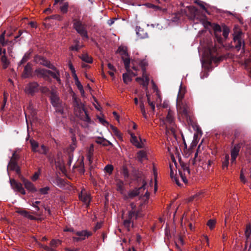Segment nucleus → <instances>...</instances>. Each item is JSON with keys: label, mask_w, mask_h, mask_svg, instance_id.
Here are the masks:
<instances>
[{"label": "nucleus", "mask_w": 251, "mask_h": 251, "mask_svg": "<svg viewBox=\"0 0 251 251\" xmlns=\"http://www.w3.org/2000/svg\"><path fill=\"white\" fill-rule=\"evenodd\" d=\"M163 125L165 126L166 134H175V124L174 117V112L169 109L165 119L162 121Z\"/></svg>", "instance_id": "1"}, {"label": "nucleus", "mask_w": 251, "mask_h": 251, "mask_svg": "<svg viewBox=\"0 0 251 251\" xmlns=\"http://www.w3.org/2000/svg\"><path fill=\"white\" fill-rule=\"evenodd\" d=\"M73 28L78 33L83 40H88L89 36L86 29L87 25L83 23L79 19H74L73 20Z\"/></svg>", "instance_id": "2"}, {"label": "nucleus", "mask_w": 251, "mask_h": 251, "mask_svg": "<svg viewBox=\"0 0 251 251\" xmlns=\"http://www.w3.org/2000/svg\"><path fill=\"white\" fill-rule=\"evenodd\" d=\"M184 97V93L179 90L177 95L176 100V108L177 111L182 115L187 117L188 115L189 106L182 101V99Z\"/></svg>", "instance_id": "3"}, {"label": "nucleus", "mask_w": 251, "mask_h": 251, "mask_svg": "<svg viewBox=\"0 0 251 251\" xmlns=\"http://www.w3.org/2000/svg\"><path fill=\"white\" fill-rule=\"evenodd\" d=\"M116 53L120 54L126 70L130 72V59L127 53V48L126 47L120 46L117 50Z\"/></svg>", "instance_id": "4"}, {"label": "nucleus", "mask_w": 251, "mask_h": 251, "mask_svg": "<svg viewBox=\"0 0 251 251\" xmlns=\"http://www.w3.org/2000/svg\"><path fill=\"white\" fill-rule=\"evenodd\" d=\"M243 35V33L241 31H237L234 32L233 34V43H234V46H232L231 48H235L237 50H239L242 46L243 48H244L245 42L242 37Z\"/></svg>", "instance_id": "5"}, {"label": "nucleus", "mask_w": 251, "mask_h": 251, "mask_svg": "<svg viewBox=\"0 0 251 251\" xmlns=\"http://www.w3.org/2000/svg\"><path fill=\"white\" fill-rule=\"evenodd\" d=\"M34 61L37 64L42 65L53 71L57 70V68L50 61L43 56L36 55L34 57Z\"/></svg>", "instance_id": "6"}, {"label": "nucleus", "mask_w": 251, "mask_h": 251, "mask_svg": "<svg viewBox=\"0 0 251 251\" xmlns=\"http://www.w3.org/2000/svg\"><path fill=\"white\" fill-rule=\"evenodd\" d=\"M34 72L38 77L43 78L45 80L49 82L51 81V79L49 76V70L39 68L36 69Z\"/></svg>", "instance_id": "7"}, {"label": "nucleus", "mask_w": 251, "mask_h": 251, "mask_svg": "<svg viewBox=\"0 0 251 251\" xmlns=\"http://www.w3.org/2000/svg\"><path fill=\"white\" fill-rule=\"evenodd\" d=\"M39 89V85L36 82H31L27 84L25 88L26 93L34 95L35 93L38 92Z\"/></svg>", "instance_id": "8"}, {"label": "nucleus", "mask_w": 251, "mask_h": 251, "mask_svg": "<svg viewBox=\"0 0 251 251\" xmlns=\"http://www.w3.org/2000/svg\"><path fill=\"white\" fill-rule=\"evenodd\" d=\"M75 234L78 237H73V241L75 242H79L85 240L86 238H88L92 235V232L87 230H81L76 231Z\"/></svg>", "instance_id": "9"}, {"label": "nucleus", "mask_w": 251, "mask_h": 251, "mask_svg": "<svg viewBox=\"0 0 251 251\" xmlns=\"http://www.w3.org/2000/svg\"><path fill=\"white\" fill-rule=\"evenodd\" d=\"M146 184V182H145V180H143V185L141 187L129 191V192L128 193L127 198L133 199V198L140 195L142 192L143 191L145 190Z\"/></svg>", "instance_id": "10"}, {"label": "nucleus", "mask_w": 251, "mask_h": 251, "mask_svg": "<svg viewBox=\"0 0 251 251\" xmlns=\"http://www.w3.org/2000/svg\"><path fill=\"white\" fill-rule=\"evenodd\" d=\"M50 102L53 107H58L62 103L61 100L56 93L53 91L50 92Z\"/></svg>", "instance_id": "11"}, {"label": "nucleus", "mask_w": 251, "mask_h": 251, "mask_svg": "<svg viewBox=\"0 0 251 251\" xmlns=\"http://www.w3.org/2000/svg\"><path fill=\"white\" fill-rule=\"evenodd\" d=\"M213 28L214 32L215 37L217 41L219 44H222L223 43V39L220 34L222 30L221 27L218 24H214V26H213Z\"/></svg>", "instance_id": "12"}, {"label": "nucleus", "mask_w": 251, "mask_h": 251, "mask_svg": "<svg viewBox=\"0 0 251 251\" xmlns=\"http://www.w3.org/2000/svg\"><path fill=\"white\" fill-rule=\"evenodd\" d=\"M134 210H130L128 212L127 218L124 221L123 225L128 231H130V226L132 221H134Z\"/></svg>", "instance_id": "13"}, {"label": "nucleus", "mask_w": 251, "mask_h": 251, "mask_svg": "<svg viewBox=\"0 0 251 251\" xmlns=\"http://www.w3.org/2000/svg\"><path fill=\"white\" fill-rule=\"evenodd\" d=\"M21 180L25 186V187L29 192L31 193H35L37 191V189L31 182L22 176L21 177Z\"/></svg>", "instance_id": "14"}, {"label": "nucleus", "mask_w": 251, "mask_h": 251, "mask_svg": "<svg viewBox=\"0 0 251 251\" xmlns=\"http://www.w3.org/2000/svg\"><path fill=\"white\" fill-rule=\"evenodd\" d=\"M242 144H236L231 151V162L233 163L236 161V159L239 154V151L241 147Z\"/></svg>", "instance_id": "15"}, {"label": "nucleus", "mask_w": 251, "mask_h": 251, "mask_svg": "<svg viewBox=\"0 0 251 251\" xmlns=\"http://www.w3.org/2000/svg\"><path fill=\"white\" fill-rule=\"evenodd\" d=\"M79 199L88 205L91 201V197L89 194L87 193L84 189H82L79 194Z\"/></svg>", "instance_id": "16"}, {"label": "nucleus", "mask_w": 251, "mask_h": 251, "mask_svg": "<svg viewBox=\"0 0 251 251\" xmlns=\"http://www.w3.org/2000/svg\"><path fill=\"white\" fill-rule=\"evenodd\" d=\"M73 100L75 106L78 110L79 114H81L82 111L85 109L84 104L82 103L80 99L76 97H73Z\"/></svg>", "instance_id": "17"}, {"label": "nucleus", "mask_w": 251, "mask_h": 251, "mask_svg": "<svg viewBox=\"0 0 251 251\" xmlns=\"http://www.w3.org/2000/svg\"><path fill=\"white\" fill-rule=\"evenodd\" d=\"M19 158V155L17 153L16 151H14L12 154V156H11L7 166L9 167V166L12 165L13 167L15 166L16 164H18L17 161Z\"/></svg>", "instance_id": "18"}, {"label": "nucleus", "mask_w": 251, "mask_h": 251, "mask_svg": "<svg viewBox=\"0 0 251 251\" xmlns=\"http://www.w3.org/2000/svg\"><path fill=\"white\" fill-rule=\"evenodd\" d=\"M32 70V64L30 63H27L24 68V77L27 78L31 76Z\"/></svg>", "instance_id": "19"}, {"label": "nucleus", "mask_w": 251, "mask_h": 251, "mask_svg": "<svg viewBox=\"0 0 251 251\" xmlns=\"http://www.w3.org/2000/svg\"><path fill=\"white\" fill-rule=\"evenodd\" d=\"M10 183L11 187L15 191L19 192L21 188L23 187L21 183L16 181L14 179H10Z\"/></svg>", "instance_id": "20"}, {"label": "nucleus", "mask_w": 251, "mask_h": 251, "mask_svg": "<svg viewBox=\"0 0 251 251\" xmlns=\"http://www.w3.org/2000/svg\"><path fill=\"white\" fill-rule=\"evenodd\" d=\"M141 142H138V139L136 136L132 137V138L130 139V141L132 144L136 147L137 148L141 149L144 147L143 143L142 142V140L140 138Z\"/></svg>", "instance_id": "21"}, {"label": "nucleus", "mask_w": 251, "mask_h": 251, "mask_svg": "<svg viewBox=\"0 0 251 251\" xmlns=\"http://www.w3.org/2000/svg\"><path fill=\"white\" fill-rule=\"evenodd\" d=\"M136 34L142 39L148 37V34L145 31L144 29L139 27L136 28Z\"/></svg>", "instance_id": "22"}, {"label": "nucleus", "mask_w": 251, "mask_h": 251, "mask_svg": "<svg viewBox=\"0 0 251 251\" xmlns=\"http://www.w3.org/2000/svg\"><path fill=\"white\" fill-rule=\"evenodd\" d=\"M9 170L15 171L16 174L17 175H18L19 176H21V168L19 166L18 164H16L15 166L13 167V168L12 167V165H10V166H9V167H8V166H7V172H8Z\"/></svg>", "instance_id": "23"}, {"label": "nucleus", "mask_w": 251, "mask_h": 251, "mask_svg": "<svg viewBox=\"0 0 251 251\" xmlns=\"http://www.w3.org/2000/svg\"><path fill=\"white\" fill-rule=\"evenodd\" d=\"M73 77L74 78L75 83L76 85L77 86V87L78 89L80 91L81 93H84V90L83 87L80 81L78 80V78L76 75V74H74V75H73Z\"/></svg>", "instance_id": "24"}, {"label": "nucleus", "mask_w": 251, "mask_h": 251, "mask_svg": "<svg viewBox=\"0 0 251 251\" xmlns=\"http://www.w3.org/2000/svg\"><path fill=\"white\" fill-rule=\"evenodd\" d=\"M96 142L98 144L102 145L104 146H107L108 145H112L111 143L109 141L100 137H99L96 141Z\"/></svg>", "instance_id": "25"}, {"label": "nucleus", "mask_w": 251, "mask_h": 251, "mask_svg": "<svg viewBox=\"0 0 251 251\" xmlns=\"http://www.w3.org/2000/svg\"><path fill=\"white\" fill-rule=\"evenodd\" d=\"M83 111L84 112V115H80V119L87 122V123L91 124L92 121L88 115V112L87 111L86 109L84 110V111Z\"/></svg>", "instance_id": "26"}, {"label": "nucleus", "mask_w": 251, "mask_h": 251, "mask_svg": "<svg viewBox=\"0 0 251 251\" xmlns=\"http://www.w3.org/2000/svg\"><path fill=\"white\" fill-rule=\"evenodd\" d=\"M139 66L141 68L143 75L146 74V67L148 65V62L145 60H142L139 62Z\"/></svg>", "instance_id": "27"}, {"label": "nucleus", "mask_w": 251, "mask_h": 251, "mask_svg": "<svg viewBox=\"0 0 251 251\" xmlns=\"http://www.w3.org/2000/svg\"><path fill=\"white\" fill-rule=\"evenodd\" d=\"M110 129L112 130L113 133L115 136H116L119 139H121L122 138V134L116 127L113 126V125H110Z\"/></svg>", "instance_id": "28"}, {"label": "nucleus", "mask_w": 251, "mask_h": 251, "mask_svg": "<svg viewBox=\"0 0 251 251\" xmlns=\"http://www.w3.org/2000/svg\"><path fill=\"white\" fill-rule=\"evenodd\" d=\"M5 31H4L0 36V43L2 46H5L7 45L8 43L10 44H12L13 42L12 41H9L8 40L5 41Z\"/></svg>", "instance_id": "29"}, {"label": "nucleus", "mask_w": 251, "mask_h": 251, "mask_svg": "<svg viewBox=\"0 0 251 251\" xmlns=\"http://www.w3.org/2000/svg\"><path fill=\"white\" fill-rule=\"evenodd\" d=\"M30 143L31 146L32 151L33 152H37L38 148L39 147V144L35 140L31 139L30 140Z\"/></svg>", "instance_id": "30"}, {"label": "nucleus", "mask_w": 251, "mask_h": 251, "mask_svg": "<svg viewBox=\"0 0 251 251\" xmlns=\"http://www.w3.org/2000/svg\"><path fill=\"white\" fill-rule=\"evenodd\" d=\"M137 158L140 161L142 162L143 159H145L147 157V154L145 151L143 150L139 151L137 152Z\"/></svg>", "instance_id": "31"}, {"label": "nucleus", "mask_w": 251, "mask_h": 251, "mask_svg": "<svg viewBox=\"0 0 251 251\" xmlns=\"http://www.w3.org/2000/svg\"><path fill=\"white\" fill-rule=\"evenodd\" d=\"M0 60L2 63L3 68L4 69H6L9 64V61L8 60L6 56L2 55Z\"/></svg>", "instance_id": "32"}, {"label": "nucleus", "mask_w": 251, "mask_h": 251, "mask_svg": "<svg viewBox=\"0 0 251 251\" xmlns=\"http://www.w3.org/2000/svg\"><path fill=\"white\" fill-rule=\"evenodd\" d=\"M81 59L82 61L87 63H92L93 62L92 58L89 56L87 54H84L81 57Z\"/></svg>", "instance_id": "33"}, {"label": "nucleus", "mask_w": 251, "mask_h": 251, "mask_svg": "<svg viewBox=\"0 0 251 251\" xmlns=\"http://www.w3.org/2000/svg\"><path fill=\"white\" fill-rule=\"evenodd\" d=\"M68 2H65L62 3V5L60 6V9L62 13L65 14L67 13L68 12Z\"/></svg>", "instance_id": "34"}, {"label": "nucleus", "mask_w": 251, "mask_h": 251, "mask_svg": "<svg viewBox=\"0 0 251 251\" xmlns=\"http://www.w3.org/2000/svg\"><path fill=\"white\" fill-rule=\"evenodd\" d=\"M121 173L123 175L125 180H127L129 177V173L127 168L126 166L123 167Z\"/></svg>", "instance_id": "35"}, {"label": "nucleus", "mask_w": 251, "mask_h": 251, "mask_svg": "<svg viewBox=\"0 0 251 251\" xmlns=\"http://www.w3.org/2000/svg\"><path fill=\"white\" fill-rule=\"evenodd\" d=\"M245 234L247 239H249L251 235V225L250 224L246 225Z\"/></svg>", "instance_id": "36"}, {"label": "nucleus", "mask_w": 251, "mask_h": 251, "mask_svg": "<svg viewBox=\"0 0 251 251\" xmlns=\"http://www.w3.org/2000/svg\"><path fill=\"white\" fill-rule=\"evenodd\" d=\"M246 151L245 154L246 157H249L251 156V144H247L245 146Z\"/></svg>", "instance_id": "37"}, {"label": "nucleus", "mask_w": 251, "mask_h": 251, "mask_svg": "<svg viewBox=\"0 0 251 251\" xmlns=\"http://www.w3.org/2000/svg\"><path fill=\"white\" fill-rule=\"evenodd\" d=\"M229 33V28L227 26L224 25L223 27V35L225 39H226L228 38Z\"/></svg>", "instance_id": "38"}, {"label": "nucleus", "mask_w": 251, "mask_h": 251, "mask_svg": "<svg viewBox=\"0 0 251 251\" xmlns=\"http://www.w3.org/2000/svg\"><path fill=\"white\" fill-rule=\"evenodd\" d=\"M229 155H226L225 157V159L222 163V168L223 169H224L225 168H227L229 164Z\"/></svg>", "instance_id": "39"}, {"label": "nucleus", "mask_w": 251, "mask_h": 251, "mask_svg": "<svg viewBox=\"0 0 251 251\" xmlns=\"http://www.w3.org/2000/svg\"><path fill=\"white\" fill-rule=\"evenodd\" d=\"M123 79L125 83L128 84V83L131 81V77L127 73L123 74Z\"/></svg>", "instance_id": "40"}, {"label": "nucleus", "mask_w": 251, "mask_h": 251, "mask_svg": "<svg viewBox=\"0 0 251 251\" xmlns=\"http://www.w3.org/2000/svg\"><path fill=\"white\" fill-rule=\"evenodd\" d=\"M116 185L118 190L123 191L124 190V182L122 180L117 179L116 180Z\"/></svg>", "instance_id": "41"}, {"label": "nucleus", "mask_w": 251, "mask_h": 251, "mask_svg": "<svg viewBox=\"0 0 251 251\" xmlns=\"http://www.w3.org/2000/svg\"><path fill=\"white\" fill-rule=\"evenodd\" d=\"M180 164L181 166V168L183 169L184 171H186L188 174H190V170L189 169V167L187 166V165L184 163L183 162L179 160Z\"/></svg>", "instance_id": "42"}, {"label": "nucleus", "mask_w": 251, "mask_h": 251, "mask_svg": "<svg viewBox=\"0 0 251 251\" xmlns=\"http://www.w3.org/2000/svg\"><path fill=\"white\" fill-rule=\"evenodd\" d=\"M143 77H145V79H144L141 83V84L143 85V87H146L147 89V86L149 84V78L147 75H143Z\"/></svg>", "instance_id": "43"}, {"label": "nucleus", "mask_w": 251, "mask_h": 251, "mask_svg": "<svg viewBox=\"0 0 251 251\" xmlns=\"http://www.w3.org/2000/svg\"><path fill=\"white\" fill-rule=\"evenodd\" d=\"M61 243V241L59 240L52 239L50 242V245L52 248H55Z\"/></svg>", "instance_id": "44"}, {"label": "nucleus", "mask_w": 251, "mask_h": 251, "mask_svg": "<svg viewBox=\"0 0 251 251\" xmlns=\"http://www.w3.org/2000/svg\"><path fill=\"white\" fill-rule=\"evenodd\" d=\"M37 152L41 153V154H44L46 155L47 154L48 152V149H47L46 147L44 146V145H42L41 146V148L39 149H38Z\"/></svg>", "instance_id": "45"}, {"label": "nucleus", "mask_w": 251, "mask_h": 251, "mask_svg": "<svg viewBox=\"0 0 251 251\" xmlns=\"http://www.w3.org/2000/svg\"><path fill=\"white\" fill-rule=\"evenodd\" d=\"M29 58V54L25 53L23 57L22 60L19 63V66H21L24 63H25Z\"/></svg>", "instance_id": "46"}, {"label": "nucleus", "mask_w": 251, "mask_h": 251, "mask_svg": "<svg viewBox=\"0 0 251 251\" xmlns=\"http://www.w3.org/2000/svg\"><path fill=\"white\" fill-rule=\"evenodd\" d=\"M216 224V221L214 220L213 219H210L208 221L207 223V226L209 227V228L212 230L213 229L214 227Z\"/></svg>", "instance_id": "47"}, {"label": "nucleus", "mask_w": 251, "mask_h": 251, "mask_svg": "<svg viewBox=\"0 0 251 251\" xmlns=\"http://www.w3.org/2000/svg\"><path fill=\"white\" fill-rule=\"evenodd\" d=\"M146 96L147 97V100H148V102L149 104L151 107L152 110H154L155 109V105H154V104L153 103V102L151 101V100H150V96L148 92H146Z\"/></svg>", "instance_id": "48"}, {"label": "nucleus", "mask_w": 251, "mask_h": 251, "mask_svg": "<svg viewBox=\"0 0 251 251\" xmlns=\"http://www.w3.org/2000/svg\"><path fill=\"white\" fill-rule=\"evenodd\" d=\"M56 73H54L51 71L50 70L49 72V76H51L53 78L56 79L59 76V72L58 70L57 69L56 71H55Z\"/></svg>", "instance_id": "49"}, {"label": "nucleus", "mask_w": 251, "mask_h": 251, "mask_svg": "<svg viewBox=\"0 0 251 251\" xmlns=\"http://www.w3.org/2000/svg\"><path fill=\"white\" fill-rule=\"evenodd\" d=\"M113 170V166L110 164H108V165H106L104 168V171L106 173H107L109 174H112Z\"/></svg>", "instance_id": "50"}, {"label": "nucleus", "mask_w": 251, "mask_h": 251, "mask_svg": "<svg viewBox=\"0 0 251 251\" xmlns=\"http://www.w3.org/2000/svg\"><path fill=\"white\" fill-rule=\"evenodd\" d=\"M50 188L49 187L47 186L44 188H42L39 189V192L41 194L46 195L48 193V191Z\"/></svg>", "instance_id": "51"}, {"label": "nucleus", "mask_w": 251, "mask_h": 251, "mask_svg": "<svg viewBox=\"0 0 251 251\" xmlns=\"http://www.w3.org/2000/svg\"><path fill=\"white\" fill-rule=\"evenodd\" d=\"M55 108V111L56 112L59 113L61 114L64 113V110L62 106V103L59 104L58 107H54Z\"/></svg>", "instance_id": "52"}, {"label": "nucleus", "mask_w": 251, "mask_h": 251, "mask_svg": "<svg viewBox=\"0 0 251 251\" xmlns=\"http://www.w3.org/2000/svg\"><path fill=\"white\" fill-rule=\"evenodd\" d=\"M240 178L241 181L243 183L245 184V183H246L247 182V179H246L245 176L244 175L243 171L242 170L240 172Z\"/></svg>", "instance_id": "53"}, {"label": "nucleus", "mask_w": 251, "mask_h": 251, "mask_svg": "<svg viewBox=\"0 0 251 251\" xmlns=\"http://www.w3.org/2000/svg\"><path fill=\"white\" fill-rule=\"evenodd\" d=\"M17 212L24 216V217H27V216H28V212L26 211V210H19L17 211Z\"/></svg>", "instance_id": "54"}, {"label": "nucleus", "mask_w": 251, "mask_h": 251, "mask_svg": "<svg viewBox=\"0 0 251 251\" xmlns=\"http://www.w3.org/2000/svg\"><path fill=\"white\" fill-rule=\"evenodd\" d=\"M49 19H56L58 21H61L62 20V17L60 16L59 15H53L50 16V17H48Z\"/></svg>", "instance_id": "55"}, {"label": "nucleus", "mask_w": 251, "mask_h": 251, "mask_svg": "<svg viewBox=\"0 0 251 251\" xmlns=\"http://www.w3.org/2000/svg\"><path fill=\"white\" fill-rule=\"evenodd\" d=\"M211 59L216 63H218L222 60L223 57L222 56L217 57L214 56H211Z\"/></svg>", "instance_id": "56"}, {"label": "nucleus", "mask_w": 251, "mask_h": 251, "mask_svg": "<svg viewBox=\"0 0 251 251\" xmlns=\"http://www.w3.org/2000/svg\"><path fill=\"white\" fill-rule=\"evenodd\" d=\"M196 3L200 6V7L203 9V10L205 11H207V9L205 7V6H204V5L203 4V2L200 1V0H198V1H196Z\"/></svg>", "instance_id": "57"}, {"label": "nucleus", "mask_w": 251, "mask_h": 251, "mask_svg": "<svg viewBox=\"0 0 251 251\" xmlns=\"http://www.w3.org/2000/svg\"><path fill=\"white\" fill-rule=\"evenodd\" d=\"M56 183H57V184L59 186H61L62 185H64V180L61 178H59V177H57L56 179Z\"/></svg>", "instance_id": "58"}, {"label": "nucleus", "mask_w": 251, "mask_h": 251, "mask_svg": "<svg viewBox=\"0 0 251 251\" xmlns=\"http://www.w3.org/2000/svg\"><path fill=\"white\" fill-rule=\"evenodd\" d=\"M7 96H8L7 94H6L5 93H4L3 104L1 106V109H2L4 108V106L5 105L6 102L7 101Z\"/></svg>", "instance_id": "59"}, {"label": "nucleus", "mask_w": 251, "mask_h": 251, "mask_svg": "<svg viewBox=\"0 0 251 251\" xmlns=\"http://www.w3.org/2000/svg\"><path fill=\"white\" fill-rule=\"evenodd\" d=\"M179 171V175L181 177V179L182 180H183V181L184 182V183H187V180L186 179V176H185L184 175H183L182 173V172L181 171H180L179 170H178Z\"/></svg>", "instance_id": "60"}, {"label": "nucleus", "mask_w": 251, "mask_h": 251, "mask_svg": "<svg viewBox=\"0 0 251 251\" xmlns=\"http://www.w3.org/2000/svg\"><path fill=\"white\" fill-rule=\"evenodd\" d=\"M70 50H75V51H78L80 49L79 46L75 45V46H72L70 48Z\"/></svg>", "instance_id": "61"}, {"label": "nucleus", "mask_w": 251, "mask_h": 251, "mask_svg": "<svg viewBox=\"0 0 251 251\" xmlns=\"http://www.w3.org/2000/svg\"><path fill=\"white\" fill-rule=\"evenodd\" d=\"M39 173H38V172H36L34 175L32 177V179L33 181H35L36 180L38 177H39Z\"/></svg>", "instance_id": "62"}, {"label": "nucleus", "mask_w": 251, "mask_h": 251, "mask_svg": "<svg viewBox=\"0 0 251 251\" xmlns=\"http://www.w3.org/2000/svg\"><path fill=\"white\" fill-rule=\"evenodd\" d=\"M98 119L99 121L103 125H105L106 124H108V122L106 121L104 119L101 117H98Z\"/></svg>", "instance_id": "63"}, {"label": "nucleus", "mask_w": 251, "mask_h": 251, "mask_svg": "<svg viewBox=\"0 0 251 251\" xmlns=\"http://www.w3.org/2000/svg\"><path fill=\"white\" fill-rule=\"evenodd\" d=\"M107 66H108V68H109V69H110V70H111L112 71H116V69L115 68V67L112 64H111V63H108Z\"/></svg>", "instance_id": "64"}]
</instances>
